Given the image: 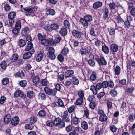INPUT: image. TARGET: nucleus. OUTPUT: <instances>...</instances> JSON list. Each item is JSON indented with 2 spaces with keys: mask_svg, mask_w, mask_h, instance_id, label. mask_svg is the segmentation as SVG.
I'll return each instance as SVG.
<instances>
[{
  "mask_svg": "<svg viewBox=\"0 0 135 135\" xmlns=\"http://www.w3.org/2000/svg\"><path fill=\"white\" fill-rule=\"evenodd\" d=\"M54 124L59 128H62L65 127V123L60 118H56L53 122Z\"/></svg>",
  "mask_w": 135,
  "mask_h": 135,
  "instance_id": "nucleus-1",
  "label": "nucleus"
},
{
  "mask_svg": "<svg viewBox=\"0 0 135 135\" xmlns=\"http://www.w3.org/2000/svg\"><path fill=\"white\" fill-rule=\"evenodd\" d=\"M44 91L46 93L50 95L55 96L57 93L56 90L55 89H51L47 86L44 88Z\"/></svg>",
  "mask_w": 135,
  "mask_h": 135,
  "instance_id": "nucleus-2",
  "label": "nucleus"
},
{
  "mask_svg": "<svg viewBox=\"0 0 135 135\" xmlns=\"http://www.w3.org/2000/svg\"><path fill=\"white\" fill-rule=\"evenodd\" d=\"M37 8L36 6H34L32 8H24V12L27 16L31 15L33 12L36 11L37 9Z\"/></svg>",
  "mask_w": 135,
  "mask_h": 135,
  "instance_id": "nucleus-3",
  "label": "nucleus"
},
{
  "mask_svg": "<svg viewBox=\"0 0 135 135\" xmlns=\"http://www.w3.org/2000/svg\"><path fill=\"white\" fill-rule=\"evenodd\" d=\"M96 60L98 62L100 65H105L107 64L106 61L104 58L102 57L99 58L97 57L95 58Z\"/></svg>",
  "mask_w": 135,
  "mask_h": 135,
  "instance_id": "nucleus-4",
  "label": "nucleus"
},
{
  "mask_svg": "<svg viewBox=\"0 0 135 135\" xmlns=\"http://www.w3.org/2000/svg\"><path fill=\"white\" fill-rule=\"evenodd\" d=\"M34 50L32 49L30 52H27L25 53L23 56V58L25 59L30 58L31 57L32 54L34 52Z\"/></svg>",
  "mask_w": 135,
  "mask_h": 135,
  "instance_id": "nucleus-5",
  "label": "nucleus"
},
{
  "mask_svg": "<svg viewBox=\"0 0 135 135\" xmlns=\"http://www.w3.org/2000/svg\"><path fill=\"white\" fill-rule=\"evenodd\" d=\"M19 121V118L18 117H15L12 118L11 120V124L13 125H16L18 123Z\"/></svg>",
  "mask_w": 135,
  "mask_h": 135,
  "instance_id": "nucleus-6",
  "label": "nucleus"
},
{
  "mask_svg": "<svg viewBox=\"0 0 135 135\" xmlns=\"http://www.w3.org/2000/svg\"><path fill=\"white\" fill-rule=\"evenodd\" d=\"M72 34L76 37L80 38H81V33L76 30H74L72 32Z\"/></svg>",
  "mask_w": 135,
  "mask_h": 135,
  "instance_id": "nucleus-7",
  "label": "nucleus"
},
{
  "mask_svg": "<svg viewBox=\"0 0 135 135\" xmlns=\"http://www.w3.org/2000/svg\"><path fill=\"white\" fill-rule=\"evenodd\" d=\"M110 48L111 51L114 53L116 52L118 49L117 46L114 44H111L110 46Z\"/></svg>",
  "mask_w": 135,
  "mask_h": 135,
  "instance_id": "nucleus-8",
  "label": "nucleus"
},
{
  "mask_svg": "<svg viewBox=\"0 0 135 135\" xmlns=\"http://www.w3.org/2000/svg\"><path fill=\"white\" fill-rule=\"evenodd\" d=\"M103 18L105 20L107 18L109 15V11L108 9L107 8H105L103 12Z\"/></svg>",
  "mask_w": 135,
  "mask_h": 135,
  "instance_id": "nucleus-9",
  "label": "nucleus"
},
{
  "mask_svg": "<svg viewBox=\"0 0 135 135\" xmlns=\"http://www.w3.org/2000/svg\"><path fill=\"white\" fill-rule=\"evenodd\" d=\"M74 73V71L72 70H66L65 73V77L67 78L70 77Z\"/></svg>",
  "mask_w": 135,
  "mask_h": 135,
  "instance_id": "nucleus-10",
  "label": "nucleus"
},
{
  "mask_svg": "<svg viewBox=\"0 0 135 135\" xmlns=\"http://www.w3.org/2000/svg\"><path fill=\"white\" fill-rule=\"evenodd\" d=\"M96 74L95 72H93L90 75L89 79L91 81H95L96 79Z\"/></svg>",
  "mask_w": 135,
  "mask_h": 135,
  "instance_id": "nucleus-11",
  "label": "nucleus"
},
{
  "mask_svg": "<svg viewBox=\"0 0 135 135\" xmlns=\"http://www.w3.org/2000/svg\"><path fill=\"white\" fill-rule=\"evenodd\" d=\"M59 33L63 36L66 35L68 33V31L66 28H62L59 31Z\"/></svg>",
  "mask_w": 135,
  "mask_h": 135,
  "instance_id": "nucleus-12",
  "label": "nucleus"
},
{
  "mask_svg": "<svg viewBox=\"0 0 135 135\" xmlns=\"http://www.w3.org/2000/svg\"><path fill=\"white\" fill-rule=\"evenodd\" d=\"M74 132L77 135H81L82 133L81 128L78 127L75 128L74 129Z\"/></svg>",
  "mask_w": 135,
  "mask_h": 135,
  "instance_id": "nucleus-13",
  "label": "nucleus"
},
{
  "mask_svg": "<svg viewBox=\"0 0 135 135\" xmlns=\"http://www.w3.org/2000/svg\"><path fill=\"white\" fill-rule=\"evenodd\" d=\"M46 13L47 15L53 16L55 14V12L52 9H49L46 10Z\"/></svg>",
  "mask_w": 135,
  "mask_h": 135,
  "instance_id": "nucleus-14",
  "label": "nucleus"
},
{
  "mask_svg": "<svg viewBox=\"0 0 135 135\" xmlns=\"http://www.w3.org/2000/svg\"><path fill=\"white\" fill-rule=\"evenodd\" d=\"M11 119V116L9 114H7L6 115L4 118V122L6 124L8 123L10 121Z\"/></svg>",
  "mask_w": 135,
  "mask_h": 135,
  "instance_id": "nucleus-15",
  "label": "nucleus"
},
{
  "mask_svg": "<svg viewBox=\"0 0 135 135\" xmlns=\"http://www.w3.org/2000/svg\"><path fill=\"white\" fill-rule=\"evenodd\" d=\"M115 74L117 75H119L121 72V68L119 66L117 65L114 69Z\"/></svg>",
  "mask_w": 135,
  "mask_h": 135,
  "instance_id": "nucleus-16",
  "label": "nucleus"
},
{
  "mask_svg": "<svg viewBox=\"0 0 135 135\" xmlns=\"http://www.w3.org/2000/svg\"><path fill=\"white\" fill-rule=\"evenodd\" d=\"M102 6V3L100 1H98L95 3L93 5V7L95 9H97Z\"/></svg>",
  "mask_w": 135,
  "mask_h": 135,
  "instance_id": "nucleus-17",
  "label": "nucleus"
},
{
  "mask_svg": "<svg viewBox=\"0 0 135 135\" xmlns=\"http://www.w3.org/2000/svg\"><path fill=\"white\" fill-rule=\"evenodd\" d=\"M14 75L16 77H20L22 78L24 77V74L23 72L21 71V72L20 71L15 73Z\"/></svg>",
  "mask_w": 135,
  "mask_h": 135,
  "instance_id": "nucleus-18",
  "label": "nucleus"
},
{
  "mask_svg": "<svg viewBox=\"0 0 135 135\" xmlns=\"http://www.w3.org/2000/svg\"><path fill=\"white\" fill-rule=\"evenodd\" d=\"M18 55L17 54H15L12 55L10 59L12 62H14L16 61L18 59Z\"/></svg>",
  "mask_w": 135,
  "mask_h": 135,
  "instance_id": "nucleus-19",
  "label": "nucleus"
},
{
  "mask_svg": "<svg viewBox=\"0 0 135 135\" xmlns=\"http://www.w3.org/2000/svg\"><path fill=\"white\" fill-rule=\"evenodd\" d=\"M70 79L75 85H78L79 83V81L78 78L75 77H72Z\"/></svg>",
  "mask_w": 135,
  "mask_h": 135,
  "instance_id": "nucleus-20",
  "label": "nucleus"
},
{
  "mask_svg": "<svg viewBox=\"0 0 135 135\" xmlns=\"http://www.w3.org/2000/svg\"><path fill=\"white\" fill-rule=\"evenodd\" d=\"M33 44L31 42L29 43L28 45L25 47V50L26 51H28L33 48Z\"/></svg>",
  "mask_w": 135,
  "mask_h": 135,
  "instance_id": "nucleus-21",
  "label": "nucleus"
},
{
  "mask_svg": "<svg viewBox=\"0 0 135 135\" xmlns=\"http://www.w3.org/2000/svg\"><path fill=\"white\" fill-rule=\"evenodd\" d=\"M27 96L30 98H32L35 97V94L33 91H29L27 93Z\"/></svg>",
  "mask_w": 135,
  "mask_h": 135,
  "instance_id": "nucleus-22",
  "label": "nucleus"
},
{
  "mask_svg": "<svg viewBox=\"0 0 135 135\" xmlns=\"http://www.w3.org/2000/svg\"><path fill=\"white\" fill-rule=\"evenodd\" d=\"M102 50L106 54H108L109 53V49L108 47L105 45L102 46Z\"/></svg>",
  "mask_w": 135,
  "mask_h": 135,
  "instance_id": "nucleus-23",
  "label": "nucleus"
},
{
  "mask_svg": "<svg viewBox=\"0 0 135 135\" xmlns=\"http://www.w3.org/2000/svg\"><path fill=\"white\" fill-rule=\"evenodd\" d=\"M78 119L76 116L72 118L71 120L72 123L75 125H77L78 123Z\"/></svg>",
  "mask_w": 135,
  "mask_h": 135,
  "instance_id": "nucleus-24",
  "label": "nucleus"
},
{
  "mask_svg": "<svg viewBox=\"0 0 135 135\" xmlns=\"http://www.w3.org/2000/svg\"><path fill=\"white\" fill-rule=\"evenodd\" d=\"M131 18V16H127V20L125 21H124V24L125 25V26L127 28H129L130 26V24L129 22V21L128 19V18Z\"/></svg>",
  "mask_w": 135,
  "mask_h": 135,
  "instance_id": "nucleus-25",
  "label": "nucleus"
},
{
  "mask_svg": "<svg viewBox=\"0 0 135 135\" xmlns=\"http://www.w3.org/2000/svg\"><path fill=\"white\" fill-rule=\"evenodd\" d=\"M80 21L83 25L86 26H88V22L84 18L80 19Z\"/></svg>",
  "mask_w": 135,
  "mask_h": 135,
  "instance_id": "nucleus-26",
  "label": "nucleus"
},
{
  "mask_svg": "<svg viewBox=\"0 0 135 135\" xmlns=\"http://www.w3.org/2000/svg\"><path fill=\"white\" fill-rule=\"evenodd\" d=\"M81 127L84 129H87L88 128V123L86 122L83 121L81 122Z\"/></svg>",
  "mask_w": 135,
  "mask_h": 135,
  "instance_id": "nucleus-27",
  "label": "nucleus"
},
{
  "mask_svg": "<svg viewBox=\"0 0 135 135\" xmlns=\"http://www.w3.org/2000/svg\"><path fill=\"white\" fill-rule=\"evenodd\" d=\"M43 57V54L42 53H40L37 55L36 57L37 61L39 62L41 61Z\"/></svg>",
  "mask_w": 135,
  "mask_h": 135,
  "instance_id": "nucleus-28",
  "label": "nucleus"
},
{
  "mask_svg": "<svg viewBox=\"0 0 135 135\" xmlns=\"http://www.w3.org/2000/svg\"><path fill=\"white\" fill-rule=\"evenodd\" d=\"M115 29L113 28H110L108 32L109 35L111 36H114L115 33Z\"/></svg>",
  "mask_w": 135,
  "mask_h": 135,
  "instance_id": "nucleus-29",
  "label": "nucleus"
},
{
  "mask_svg": "<svg viewBox=\"0 0 135 135\" xmlns=\"http://www.w3.org/2000/svg\"><path fill=\"white\" fill-rule=\"evenodd\" d=\"M88 64L91 66L94 67L95 64V61L91 59H90L87 61Z\"/></svg>",
  "mask_w": 135,
  "mask_h": 135,
  "instance_id": "nucleus-30",
  "label": "nucleus"
},
{
  "mask_svg": "<svg viewBox=\"0 0 135 135\" xmlns=\"http://www.w3.org/2000/svg\"><path fill=\"white\" fill-rule=\"evenodd\" d=\"M41 42L42 44L45 46H48L49 44L48 40L45 38L42 40Z\"/></svg>",
  "mask_w": 135,
  "mask_h": 135,
  "instance_id": "nucleus-31",
  "label": "nucleus"
},
{
  "mask_svg": "<svg viewBox=\"0 0 135 135\" xmlns=\"http://www.w3.org/2000/svg\"><path fill=\"white\" fill-rule=\"evenodd\" d=\"M107 119V117L104 114L100 115L99 118V120L102 122L105 121Z\"/></svg>",
  "mask_w": 135,
  "mask_h": 135,
  "instance_id": "nucleus-32",
  "label": "nucleus"
},
{
  "mask_svg": "<svg viewBox=\"0 0 135 135\" xmlns=\"http://www.w3.org/2000/svg\"><path fill=\"white\" fill-rule=\"evenodd\" d=\"M64 25L66 28H69L70 26L69 21L67 20H65L64 21Z\"/></svg>",
  "mask_w": 135,
  "mask_h": 135,
  "instance_id": "nucleus-33",
  "label": "nucleus"
},
{
  "mask_svg": "<svg viewBox=\"0 0 135 135\" xmlns=\"http://www.w3.org/2000/svg\"><path fill=\"white\" fill-rule=\"evenodd\" d=\"M95 45L97 47H99L101 45L100 41L97 38H95L93 40Z\"/></svg>",
  "mask_w": 135,
  "mask_h": 135,
  "instance_id": "nucleus-34",
  "label": "nucleus"
},
{
  "mask_svg": "<svg viewBox=\"0 0 135 135\" xmlns=\"http://www.w3.org/2000/svg\"><path fill=\"white\" fill-rule=\"evenodd\" d=\"M84 18L88 22H90L92 20V17L89 15H87L85 16Z\"/></svg>",
  "mask_w": 135,
  "mask_h": 135,
  "instance_id": "nucleus-35",
  "label": "nucleus"
},
{
  "mask_svg": "<svg viewBox=\"0 0 135 135\" xmlns=\"http://www.w3.org/2000/svg\"><path fill=\"white\" fill-rule=\"evenodd\" d=\"M18 44L20 46L23 47L25 45L26 43L24 40L21 39L19 40Z\"/></svg>",
  "mask_w": 135,
  "mask_h": 135,
  "instance_id": "nucleus-36",
  "label": "nucleus"
},
{
  "mask_svg": "<svg viewBox=\"0 0 135 135\" xmlns=\"http://www.w3.org/2000/svg\"><path fill=\"white\" fill-rule=\"evenodd\" d=\"M51 27L52 29L56 30L59 28V26L57 24L54 23L51 25Z\"/></svg>",
  "mask_w": 135,
  "mask_h": 135,
  "instance_id": "nucleus-37",
  "label": "nucleus"
},
{
  "mask_svg": "<svg viewBox=\"0 0 135 135\" xmlns=\"http://www.w3.org/2000/svg\"><path fill=\"white\" fill-rule=\"evenodd\" d=\"M38 97L42 100H45L46 99V96L45 94L43 93H40L38 95Z\"/></svg>",
  "mask_w": 135,
  "mask_h": 135,
  "instance_id": "nucleus-38",
  "label": "nucleus"
},
{
  "mask_svg": "<svg viewBox=\"0 0 135 135\" xmlns=\"http://www.w3.org/2000/svg\"><path fill=\"white\" fill-rule=\"evenodd\" d=\"M16 13L14 12L10 13L8 15V17L9 19H13L16 15Z\"/></svg>",
  "mask_w": 135,
  "mask_h": 135,
  "instance_id": "nucleus-39",
  "label": "nucleus"
},
{
  "mask_svg": "<svg viewBox=\"0 0 135 135\" xmlns=\"http://www.w3.org/2000/svg\"><path fill=\"white\" fill-rule=\"evenodd\" d=\"M0 66L1 68L5 69L7 67V64L5 61H3L0 64Z\"/></svg>",
  "mask_w": 135,
  "mask_h": 135,
  "instance_id": "nucleus-40",
  "label": "nucleus"
},
{
  "mask_svg": "<svg viewBox=\"0 0 135 135\" xmlns=\"http://www.w3.org/2000/svg\"><path fill=\"white\" fill-rule=\"evenodd\" d=\"M83 101V99L79 98L76 102L75 104L77 105H80L82 104Z\"/></svg>",
  "mask_w": 135,
  "mask_h": 135,
  "instance_id": "nucleus-41",
  "label": "nucleus"
},
{
  "mask_svg": "<svg viewBox=\"0 0 135 135\" xmlns=\"http://www.w3.org/2000/svg\"><path fill=\"white\" fill-rule=\"evenodd\" d=\"M21 27V25L20 21V20H18L16 23L15 28L20 30Z\"/></svg>",
  "mask_w": 135,
  "mask_h": 135,
  "instance_id": "nucleus-42",
  "label": "nucleus"
},
{
  "mask_svg": "<svg viewBox=\"0 0 135 135\" xmlns=\"http://www.w3.org/2000/svg\"><path fill=\"white\" fill-rule=\"evenodd\" d=\"M48 83V81L46 79H42L41 81V85L43 86H47Z\"/></svg>",
  "mask_w": 135,
  "mask_h": 135,
  "instance_id": "nucleus-43",
  "label": "nucleus"
},
{
  "mask_svg": "<svg viewBox=\"0 0 135 135\" xmlns=\"http://www.w3.org/2000/svg\"><path fill=\"white\" fill-rule=\"evenodd\" d=\"M19 84L21 86L24 87L27 85V82L26 80H22L20 82Z\"/></svg>",
  "mask_w": 135,
  "mask_h": 135,
  "instance_id": "nucleus-44",
  "label": "nucleus"
},
{
  "mask_svg": "<svg viewBox=\"0 0 135 135\" xmlns=\"http://www.w3.org/2000/svg\"><path fill=\"white\" fill-rule=\"evenodd\" d=\"M25 127L26 129H29L31 130L33 128L34 126L32 124H26L25 125Z\"/></svg>",
  "mask_w": 135,
  "mask_h": 135,
  "instance_id": "nucleus-45",
  "label": "nucleus"
},
{
  "mask_svg": "<svg viewBox=\"0 0 135 135\" xmlns=\"http://www.w3.org/2000/svg\"><path fill=\"white\" fill-rule=\"evenodd\" d=\"M78 95L80 97V98L83 99L84 97V94L83 91L81 90H80L78 92Z\"/></svg>",
  "mask_w": 135,
  "mask_h": 135,
  "instance_id": "nucleus-46",
  "label": "nucleus"
},
{
  "mask_svg": "<svg viewBox=\"0 0 135 135\" xmlns=\"http://www.w3.org/2000/svg\"><path fill=\"white\" fill-rule=\"evenodd\" d=\"M40 79L39 77L36 76L33 78V81L34 83L35 84H37L39 81Z\"/></svg>",
  "mask_w": 135,
  "mask_h": 135,
  "instance_id": "nucleus-47",
  "label": "nucleus"
},
{
  "mask_svg": "<svg viewBox=\"0 0 135 135\" xmlns=\"http://www.w3.org/2000/svg\"><path fill=\"white\" fill-rule=\"evenodd\" d=\"M111 95L113 97H115L117 94L116 91L114 89L110 91Z\"/></svg>",
  "mask_w": 135,
  "mask_h": 135,
  "instance_id": "nucleus-48",
  "label": "nucleus"
},
{
  "mask_svg": "<svg viewBox=\"0 0 135 135\" xmlns=\"http://www.w3.org/2000/svg\"><path fill=\"white\" fill-rule=\"evenodd\" d=\"M37 120V118L35 117H31L30 118V121L31 123H34Z\"/></svg>",
  "mask_w": 135,
  "mask_h": 135,
  "instance_id": "nucleus-49",
  "label": "nucleus"
},
{
  "mask_svg": "<svg viewBox=\"0 0 135 135\" xmlns=\"http://www.w3.org/2000/svg\"><path fill=\"white\" fill-rule=\"evenodd\" d=\"M39 115L41 117H43L46 115V114L45 112L43 110H40L38 113Z\"/></svg>",
  "mask_w": 135,
  "mask_h": 135,
  "instance_id": "nucleus-50",
  "label": "nucleus"
},
{
  "mask_svg": "<svg viewBox=\"0 0 135 135\" xmlns=\"http://www.w3.org/2000/svg\"><path fill=\"white\" fill-rule=\"evenodd\" d=\"M90 33L91 35L93 36H96V34L94 28H91L90 30Z\"/></svg>",
  "mask_w": 135,
  "mask_h": 135,
  "instance_id": "nucleus-51",
  "label": "nucleus"
},
{
  "mask_svg": "<svg viewBox=\"0 0 135 135\" xmlns=\"http://www.w3.org/2000/svg\"><path fill=\"white\" fill-rule=\"evenodd\" d=\"M89 106L90 108L93 109H95L96 107V104L94 102H91L90 103Z\"/></svg>",
  "mask_w": 135,
  "mask_h": 135,
  "instance_id": "nucleus-52",
  "label": "nucleus"
},
{
  "mask_svg": "<svg viewBox=\"0 0 135 135\" xmlns=\"http://www.w3.org/2000/svg\"><path fill=\"white\" fill-rule=\"evenodd\" d=\"M109 6L110 8L111 9H115V7H116V5L113 2H112L110 3Z\"/></svg>",
  "mask_w": 135,
  "mask_h": 135,
  "instance_id": "nucleus-53",
  "label": "nucleus"
},
{
  "mask_svg": "<svg viewBox=\"0 0 135 135\" xmlns=\"http://www.w3.org/2000/svg\"><path fill=\"white\" fill-rule=\"evenodd\" d=\"M69 50L67 48H64L62 51V54L64 55H65L68 52Z\"/></svg>",
  "mask_w": 135,
  "mask_h": 135,
  "instance_id": "nucleus-54",
  "label": "nucleus"
},
{
  "mask_svg": "<svg viewBox=\"0 0 135 135\" xmlns=\"http://www.w3.org/2000/svg\"><path fill=\"white\" fill-rule=\"evenodd\" d=\"M29 31V28L27 27H25L22 31V33L23 35L27 34Z\"/></svg>",
  "mask_w": 135,
  "mask_h": 135,
  "instance_id": "nucleus-55",
  "label": "nucleus"
},
{
  "mask_svg": "<svg viewBox=\"0 0 135 135\" xmlns=\"http://www.w3.org/2000/svg\"><path fill=\"white\" fill-rule=\"evenodd\" d=\"M9 19L8 21L7 22V25L11 27L13 24L14 21L13 19Z\"/></svg>",
  "mask_w": 135,
  "mask_h": 135,
  "instance_id": "nucleus-56",
  "label": "nucleus"
},
{
  "mask_svg": "<svg viewBox=\"0 0 135 135\" xmlns=\"http://www.w3.org/2000/svg\"><path fill=\"white\" fill-rule=\"evenodd\" d=\"M57 103L58 105L61 107H63L64 105V103L62 100L59 99L58 100Z\"/></svg>",
  "mask_w": 135,
  "mask_h": 135,
  "instance_id": "nucleus-57",
  "label": "nucleus"
},
{
  "mask_svg": "<svg viewBox=\"0 0 135 135\" xmlns=\"http://www.w3.org/2000/svg\"><path fill=\"white\" fill-rule=\"evenodd\" d=\"M47 55L48 57L50 59H54L55 58L56 56L54 53H48Z\"/></svg>",
  "mask_w": 135,
  "mask_h": 135,
  "instance_id": "nucleus-58",
  "label": "nucleus"
},
{
  "mask_svg": "<svg viewBox=\"0 0 135 135\" xmlns=\"http://www.w3.org/2000/svg\"><path fill=\"white\" fill-rule=\"evenodd\" d=\"M80 51L82 55H85L86 54V49L85 48H82Z\"/></svg>",
  "mask_w": 135,
  "mask_h": 135,
  "instance_id": "nucleus-59",
  "label": "nucleus"
},
{
  "mask_svg": "<svg viewBox=\"0 0 135 135\" xmlns=\"http://www.w3.org/2000/svg\"><path fill=\"white\" fill-rule=\"evenodd\" d=\"M21 93V91L19 90H17L14 93V96L15 97H17L19 96Z\"/></svg>",
  "mask_w": 135,
  "mask_h": 135,
  "instance_id": "nucleus-60",
  "label": "nucleus"
},
{
  "mask_svg": "<svg viewBox=\"0 0 135 135\" xmlns=\"http://www.w3.org/2000/svg\"><path fill=\"white\" fill-rule=\"evenodd\" d=\"M116 22L118 24L121 23L122 21H123L122 19H121V17L120 16H118L116 18Z\"/></svg>",
  "mask_w": 135,
  "mask_h": 135,
  "instance_id": "nucleus-61",
  "label": "nucleus"
},
{
  "mask_svg": "<svg viewBox=\"0 0 135 135\" xmlns=\"http://www.w3.org/2000/svg\"><path fill=\"white\" fill-rule=\"evenodd\" d=\"M102 87L103 88H106L108 86V82L106 81H104L102 83Z\"/></svg>",
  "mask_w": 135,
  "mask_h": 135,
  "instance_id": "nucleus-62",
  "label": "nucleus"
},
{
  "mask_svg": "<svg viewBox=\"0 0 135 135\" xmlns=\"http://www.w3.org/2000/svg\"><path fill=\"white\" fill-rule=\"evenodd\" d=\"M9 82V79L7 78H4L2 80V83L4 85L7 84Z\"/></svg>",
  "mask_w": 135,
  "mask_h": 135,
  "instance_id": "nucleus-63",
  "label": "nucleus"
},
{
  "mask_svg": "<svg viewBox=\"0 0 135 135\" xmlns=\"http://www.w3.org/2000/svg\"><path fill=\"white\" fill-rule=\"evenodd\" d=\"M118 11H119V13H122L123 12V8L120 6H118Z\"/></svg>",
  "mask_w": 135,
  "mask_h": 135,
  "instance_id": "nucleus-64",
  "label": "nucleus"
}]
</instances>
